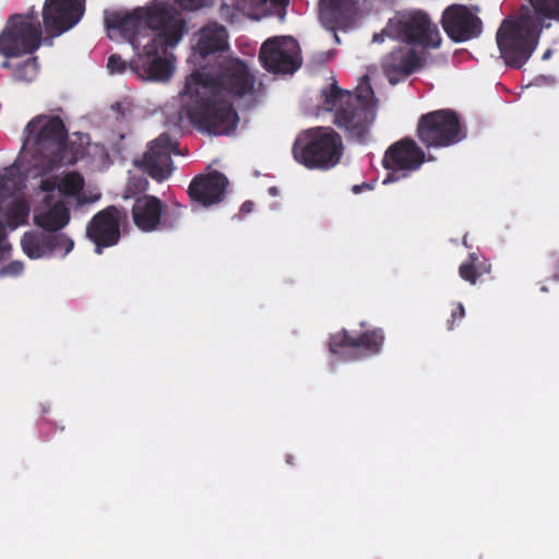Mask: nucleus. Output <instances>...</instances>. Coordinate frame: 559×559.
I'll use <instances>...</instances> for the list:
<instances>
[{
    "label": "nucleus",
    "mask_w": 559,
    "mask_h": 559,
    "mask_svg": "<svg viewBox=\"0 0 559 559\" xmlns=\"http://www.w3.org/2000/svg\"><path fill=\"white\" fill-rule=\"evenodd\" d=\"M192 40L188 61L194 69L180 94L182 115L211 134L229 133L238 121L229 97L251 90L248 68L239 59L228 58L219 62L215 72L209 69L215 55L228 47L227 32L216 23L202 27Z\"/></svg>",
    "instance_id": "1"
},
{
    "label": "nucleus",
    "mask_w": 559,
    "mask_h": 559,
    "mask_svg": "<svg viewBox=\"0 0 559 559\" xmlns=\"http://www.w3.org/2000/svg\"><path fill=\"white\" fill-rule=\"evenodd\" d=\"M105 26L111 40L129 43L135 53L130 63L111 55L107 62L110 74L130 69L146 81L165 82L173 76L175 58L167 50L182 40L188 28L170 4L154 0L131 11L108 12Z\"/></svg>",
    "instance_id": "2"
},
{
    "label": "nucleus",
    "mask_w": 559,
    "mask_h": 559,
    "mask_svg": "<svg viewBox=\"0 0 559 559\" xmlns=\"http://www.w3.org/2000/svg\"><path fill=\"white\" fill-rule=\"evenodd\" d=\"M64 139V126L59 118L35 117L24 129L23 146L12 167L26 178L44 176L46 173L76 163L85 145L87 154L97 157L96 166H106L105 148L98 144H90L86 135L74 134L67 142Z\"/></svg>",
    "instance_id": "3"
},
{
    "label": "nucleus",
    "mask_w": 559,
    "mask_h": 559,
    "mask_svg": "<svg viewBox=\"0 0 559 559\" xmlns=\"http://www.w3.org/2000/svg\"><path fill=\"white\" fill-rule=\"evenodd\" d=\"M322 96L325 109L334 112V122L349 136L361 139L369 133L376 121L378 102L367 82L359 84L354 94L331 85Z\"/></svg>",
    "instance_id": "4"
},
{
    "label": "nucleus",
    "mask_w": 559,
    "mask_h": 559,
    "mask_svg": "<svg viewBox=\"0 0 559 559\" xmlns=\"http://www.w3.org/2000/svg\"><path fill=\"white\" fill-rule=\"evenodd\" d=\"M539 22L530 13H523L516 20L504 21L497 32V45L506 63L514 67L523 66L537 47Z\"/></svg>",
    "instance_id": "5"
},
{
    "label": "nucleus",
    "mask_w": 559,
    "mask_h": 559,
    "mask_svg": "<svg viewBox=\"0 0 559 559\" xmlns=\"http://www.w3.org/2000/svg\"><path fill=\"white\" fill-rule=\"evenodd\" d=\"M343 144L330 128H314L301 133L293 148L294 158L309 169H328L341 159Z\"/></svg>",
    "instance_id": "6"
},
{
    "label": "nucleus",
    "mask_w": 559,
    "mask_h": 559,
    "mask_svg": "<svg viewBox=\"0 0 559 559\" xmlns=\"http://www.w3.org/2000/svg\"><path fill=\"white\" fill-rule=\"evenodd\" d=\"M405 40L420 48H436L441 43L436 24L421 12H406L390 19L386 26L373 35V43Z\"/></svg>",
    "instance_id": "7"
},
{
    "label": "nucleus",
    "mask_w": 559,
    "mask_h": 559,
    "mask_svg": "<svg viewBox=\"0 0 559 559\" xmlns=\"http://www.w3.org/2000/svg\"><path fill=\"white\" fill-rule=\"evenodd\" d=\"M176 150V142L168 135H160L151 142L142 162H136L129 171V180L124 191V198L130 199L143 192L147 187V180L142 176L146 171L156 180H164L173 173L171 154Z\"/></svg>",
    "instance_id": "8"
},
{
    "label": "nucleus",
    "mask_w": 559,
    "mask_h": 559,
    "mask_svg": "<svg viewBox=\"0 0 559 559\" xmlns=\"http://www.w3.org/2000/svg\"><path fill=\"white\" fill-rule=\"evenodd\" d=\"M31 179L33 180L31 189L35 225L49 231L66 227L70 222V212L66 201L55 194V187L50 183V179L44 176Z\"/></svg>",
    "instance_id": "9"
},
{
    "label": "nucleus",
    "mask_w": 559,
    "mask_h": 559,
    "mask_svg": "<svg viewBox=\"0 0 559 559\" xmlns=\"http://www.w3.org/2000/svg\"><path fill=\"white\" fill-rule=\"evenodd\" d=\"M19 170L14 167L0 174V260L10 251L11 246L3 237V227L15 229L28 219L29 207L24 195L17 189L13 178Z\"/></svg>",
    "instance_id": "10"
},
{
    "label": "nucleus",
    "mask_w": 559,
    "mask_h": 559,
    "mask_svg": "<svg viewBox=\"0 0 559 559\" xmlns=\"http://www.w3.org/2000/svg\"><path fill=\"white\" fill-rule=\"evenodd\" d=\"M40 31L32 15H16L9 20L0 35V52L5 56L31 53L39 46Z\"/></svg>",
    "instance_id": "11"
},
{
    "label": "nucleus",
    "mask_w": 559,
    "mask_h": 559,
    "mask_svg": "<svg viewBox=\"0 0 559 559\" xmlns=\"http://www.w3.org/2000/svg\"><path fill=\"white\" fill-rule=\"evenodd\" d=\"M417 134L428 147L448 146L463 138L457 118L449 110H438L423 116Z\"/></svg>",
    "instance_id": "12"
},
{
    "label": "nucleus",
    "mask_w": 559,
    "mask_h": 559,
    "mask_svg": "<svg viewBox=\"0 0 559 559\" xmlns=\"http://www.w3.org/2000/svg\"><path fill=\"white\" fill-rule=\"evenodd\" d=\"M264 68L273 73H292L301 64L300 48L290 36H276L265 40L260 49Z\"/></svg>",
    "instance_id": "13"
},
{
    "label": "nucleus",
    "mask_w": 559,
    "mask_h": 559,
    "mask_svg": "<svg viewBox=\"0 0 559 559\" xmlns=\"http://www.w3.org/2000/svg\"><path fill=\"white\" fill-rule=\"evenodd\" d=\"M85 0H46L43 19L45 29L55 35L71 29L82 19Z\"/></svg>",
    "instance_id": "14"
},
{
    "label": "nucleus",
    "mask_w": 559,
    "mask_h": 559,
    "mask_svg": "<svg viewBox=\"0 0 559 559\" xmlns=\"http://www.w3.org/2000/svg\"><path fill=\"white\" fill-rule=\"evenodd\" d=\"M423 63L421 50L405 41L397 40L383 58L382 67L390 82L395 83L417 70Z\"/></svg>",
    "instance_id": "15"
},
{
    "label": "nucleus",
    "mask_w": 559,
    "mask_h": 559,
    "mask_svg": "<svg viewBox=\"0 0 559 559\" xmlns=\"http://www.w3.org/2000/svg\"><path fill=\"white\" fill-rule=\"evenodd\" d=\"M123 214L116 207H108L96 214L86 228L87 237L94 242L96 252L117 243L120 237V223Z\"/></svg>",
    "instance_id": "16"
},
{
    "label": "nucleus",
    "mask_w": 559,
    "mask_h": 559,
    "mask_svg": "<svg viewBox=\"0 0 559 559\" xmlns=\"http://www.w3.org/2000/svg\"><path fill=\"white\" fill-rule=\"evenodd\" d=\"M425 162V153L412 140H402L392 144L385 152L383 165L386 169L407 177Z\"/></svg>",
    "instance_id": "17"
},
{
    "label": "nucleus",
    "mask_w": 559,
    "mask_h": 559,
    "mask_svg": "<svg viewBox=\"0 0 559 559\" xmlns=\"http://www.w3.org/2000/svg\"><path fill=\"white\" fill-rule=\"evenodd\" d=\"M443 27L455 41H466L480 33L479 19L464 5L449 7L443 13Z\"/></svg>",
    "instance_id": "18"
},
{
    "label": "nucleus",
    "mask_w": 559,
    "mask_h": 559,
    "mask_svg": "<svg viewBox=\"0 0 559 559\" xmlns=\"http://www.w3.org/2000/svg\"><path fill=\"white\" fill-rule=\"evenodd\" d=\"M44 177L50 179V183L55 187V194L62 200H73L78 204H83L99 199V194L90 190L83 176L78 171H64L56 177L46 173Z\"/></svg>",
    "instance_id": "19"
},
{
    "label": "nucleus",
    "mask_w": 559,
    "mask_h": 559,
    "mask_svg": "<svg viewBox=\"0 0 559 559\" xmlns=\"http://www.w3.org/2000/svg\"><path fill=\"white\" fill-rule=\"evenodd\" d=\"M227 186V178L214 171L197 177L189 186V195L201 206H212L223 200Z\"/></svg>",
    "instance_id": "20"
},
{
    "label": "nucleus",
    "mask_w": 559,
    "mask_h": 559,
    "mask_svg": "<svg viewBox=\"0 0 559 559\" xmlns=\"http://www.w3.org/2000/svg\"><path fill=\"white\" fill-rule=\"evenodd\" d=\"M286 0H222V12L228 19L239 15L260 20L278 12Z\"/></svg>",
    "instance_id": "21"
},
{
    "label": "nucleus",
    "mask_w": 559,
    "mask_h": 559,
    "mask_svg": "<svg viewBox=\"0 0 559 559\" xmlns=\"http://www.w3.org/2000/svg\"><path fill=\"white\" fill-rule=\"evenodd\" d=\"M134 224L144 231L155 230L160 222L162 204L154 197H143L133 206Z\"/></svg>",
    "instance_id": "22"
},
{
    "label": "nucleus",
    "mask_w": 559,
    "mask_h": 559,
    "mask_svg": "<svg viewBox=\"0 0 559 559\" xmlns=\"http://www.w3.org/2000/svg\"><path fill=\"white\" fill-rule=\"evenodd\" d=\"M354 0H321L320 16L322 22L333 27L334 23H338L352 10Z\"/></svg>",
    "instance_id": "23"
},
{
    "label": "nucleus",
    "mask_w": 559,
    "mask_h": 559,
    "mask_svg": "<svg viewBox=\"0 0 559 559\" xmlns=\"http://www.w3.org/2000/svg\"><path fill=\"white\" fill-rule=\"evenodd\" d=\"M24 254L32 260L47 259V236L37 231H27L21 239Z\"/></svg>",
    "instance_id": "24"
},
{
    "label": "nucleus",
    "mask_w": 559,
    "mask_h": 559,
    "mask_svg": "<svg viewBox=\"0 0 559 559\" xmlns=\"http://www.w3.org/2000/svg\"><path fill=\"white\" fill-rule=\"evenodd\" d=\"M491 265L486 261H479L478 258L472 253L469 262L463 263L460 266V275L463 280L471 284H476L477 278L490 272Z\"/></svg>",
    "instance_id": "25"
},
{
    "label": "nucleus",
    "mask_w": 559,
    "mask_h": 559,
    "mask_svg": "<svg viewBox=\"0 0 559 559\" xmlns=\"http://www.w3.org/2000/svg\"><path fill=\"white\" fill-rule=\"evenodd\" d=\"M74 247L73 240L64 234L47 236L48 258H64Z\"/></svg>",
    "instance_id": "26"
},
{
    "label": "nucleus",
    "mask_w": 559,
    "mask_h": 559,
    "mask_svg": "<svg viewBox=\"0 0 559 559\" xmlns=\"http://www.w3.org/2000/svg\"><path fill=\"white\" fill-rule=\"evenodd\" d=\"M537 16H533L540 23V17L558 19L559 0H530Z\"/></svg>",
    "instance_id": "27"
},
{
    "label": "nucleus",
    "mask_w": 559,
    "mask_h": 559,
    "mask_svg": "<svg viewBox=\"0 0 559 559\" xmlns=\"http://www.w3.org/2000/svg\"><path fill=\"white\" fill-rule=\"evenodd\" d=\"M24 273V263L22 261H12L0 269L1 278H15Z\"/></svg>",
    "instance_id": "28"
},
{
    "label": "nucleus",
    "mask_w": 559,
    "mask_h": 559,
    "mask_svg": "<svg viewBox=\"0 0 559 559\" xmlns=\"http://www.w3.org/2000/svg\"><path fill=\"white\" fill-rule=\"evenodd\" d=\"M37 73V63L34 59H27L22 68L17 69L16 76L20 80L32 81Z\"/></svg>",
    "instance_id": "29"
},
{
    "label": "nucleus",
    "mask_w": 559,
    "mask_h": 559,
    "mask_svg": "<svg viewBox=\"0 0 559 559\" xmlns=\"http://www.w3.org/2000/svg\"><path fill=\"white\" fill-rule=\"evenodd\" d=\"M182 9L186 10H197L200 9L212 0H175Z\"/></svg>",
    "instance_id": "30"
},
{
    "label": "nucleus",
    "mask_w": 559,
    "mask_h": 559,
    "mask_svg": "<svg viewBox=\"0 0 559 559\" xmlns=\"http://www.w3.org/2000/svg\"><path fill=\"white\" fill-rule=\"evenodd\" d=\"M253 210V203L251 201H247L241 205L240 211L245 214L251 213Z\"/></svg>",
    "instance_id": "31"
},
{
    "label": "nucleus",
    "mask_w": 559,
    "mask_h": 559,
    "mask_svg": "<svg viewBox=\"0 0 559 559\" xmlns=\"http://www.w3.org/2000/svg\"><path fill=\"white\" fill-rule=\"evenodd\" d=\"M397 179H399V177H394L393 174H390V175H388L386 178H384L383 183L386 185V183L393 182Z\"/></svg>",
    "instance_id": "32"
},
{
    "label": "nucleus",
    "mask_w": 559,
    "mask_h": 559,
    "mask_svg": "<svg viewBox=\"0 0 559 559\" xmlns=\"http://www.w3.org/2000/svg\"><path fill=\"white\" fill-rule=\"evenodd\" d=\"M550 56H551V50H550V49H548V50H546V51L544 52V55H543V59H544V60H547V59H549V58H550Z\"/></svg>",
    "instance_id": "33"
},
{
    "label": "nucleus",
    "mask_w": 559,
    "mask_h": 559,
    "mask_svg": "<svg viewBox=\"0 0 559 559\" xmlns=\"http://www.w3.org/2000/svg\"><path fill=\"white\" fill-rule=\"evenodd\" d=\"M270 193H271V194H273V195H275V194H276V189H275V188H271V189H270Z\"/></svg>",
    "instance_id": "34"
},
{
    "label": "nucleus",
    "mask_w": 559,
    "mask_h": 559,
    "mask_svg": "<svg viewBox=\"0 0 559 559\" xmlns=\"http://www.w3.org/2000/svg\"><path fill=\"white\" fill-rule=\"evenodd\" d=\"M459 308H460V311H462V312L464 311V309L461 305L459 306Z\"/></svg>",
    "instance_id": "35"
}]
</instances>
